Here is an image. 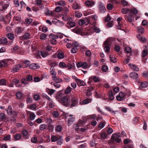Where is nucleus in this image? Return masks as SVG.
<instances>
[{
  "label": "nucleus",
  "instance_id": "f257e3e1",
  "mask_svg": "<svg viewBox=\"0 0 148 148\" xmlns=\"http://www.w3.org/2000/svg\"><path fill=\"white\" fill-rule=\"evenodd\" d=\"M85 123V121L79 120L77 124H75L73 125V128L76 131H78L79 130L81 132H84L86 130V128H81L79 129V128L80 127L84 126Z\"/></svg>",
  "mask_w": 148,
  "mask_h": 148
},
{
  "label": "nucleus",
  "instance_id": "f03ea898",
  "mask_svg": "<svg viewBox=\"0 0 148 148\" xmlns=\"http://www.w3.org/2000/svg\"><path fill=\"white\" fill-rule=\"evenodd\" d=\"M112 43V38H108L104 42L103 46L104 50L106 52L108 53L110 51Z\"/></svg>",
  "mask_w": 148,
  "mask_h": 148
},
{
  "label": "nucleus",
  "instance_id": "7ed1b4c3",
  "mask_svg": "<svg viewBox=\"0 0 148 148\" xmlns=\"http://www.w3.org/2000/svg\"><path fill=\"white\" fill-rule=\"evenodd\" d=\"M14 61L11 59H4L0 60V67H5L10 64L13 63Z\"/></svg>",
  "mask_w": 148,
  "mask_h": 148
},
{
  "label": "nucleus",
  "instance_id": "20e7f679",
  "mask_svg": "<svg viewBox=\"0 0 148 148\" xmlns=\"http://www.w3.org/2000/svg\"><path fill=\"white\" fill-rule=\"evenodd\" d=\"M65 119H68L67 122L68 125H70L72 124L75 120V117H73L72 114L67 113L65 114Z\"/></svg>",
  "mask_w": 148,
  "mask_h": 148
},
{
  "label": "nucleus",
  "instance_id": "39448f33",
  "mask_svg": "<svg viewBox=\"0 0 148 148\" xmlns=\"http://www.w3.org/2000/svg\"><path fill=\"white\" fill-rule=\"evenodd\" d=\"M70 99L66 97H64L62 99V104L66 106L69 107L70 106Z\"/></svg>",
  "mask_w": 148,
  "mask_h": 148
},
{
  "label": "nucleus",
  "instance_id": "423d86ee",
  "mask_svg": "<svg viewBox=\"0 0 148 148\" xmlns=\"http://www.w3.org/2000/svg\"><path fill=\"white\" fill-rule=\"evenodd\" d=\"M120 135L119 134L114 133L112 134V139L115 142L119 143L121 141L120 139L119 138Z\"/></svg>",
  "mask_w": 148,
  "mask_h": 148
},
{
  "label": "nucleus",
  "instance_id": "0eeeda50",
  "mask_svg": "<svg viewBox=\"0 0 148 148\" xmlns=\"http://www.w3.org/2000/svg\"><path fill=\"white\" fill-rule=\"evenodd\" d=\"M126 94L125 92H120L119 95L116 97L117 100L119 101H122L123 99Z\"/></svg>",
  "mask_w": 148,
  "mask_h": 148
},
{
  "label": "nucleus",
  "instance_id": "6e6552de",
  "mask_svg": "<svg viewBox=\"0 0 148 148\" xmlns=\"http://www.w3.org/2000/svg\"><path fill=\"white\" fill-rule=\"evenodd\" d=\"M77 99L73 97L71 99V102L70 103V107H72L76 106L77 103Z\"/></svg>",
  "mask_w": 148,
  "mask_h": 148
},
{
  "label": "nucleus",
  "instance_id": "1a4fd4ad",
  "mask_svg": "<svg viewBox=\"0 0 148 148\" xmlns=\"http://www.w3.org/2000/svg\"><path fill=\"white\" fill-rule=\"evenodd\" d=\"M125 18L126 20L127 21L129 22H132L134 21V17L131 14L125 16Z\"/></svg>",
  "mask_w": 148,
  "mask_h": 148
},
{
  "label": "nucleus",
  "instance_id": "9d476101",
  "mask_svg": "<svg viewBox=\"0 0 148 148\" xmlns=\"http://www.w3.org/2000/svg\"><path fill=\"white\" fill-rule=\"evenodd\" d=\"M129 68L133 71H138L139 70V68L134 64L130 63L128 64Z\"/></svg>",
  "mask_w": 148,
  "mask_h": 148
},
{
  "label": "nucleus",
  "instance_id": "9b49d317",
  "mask_svg": "<svg viewBox=\"0 0 148 148\" xmlns=\"http://www.w3.org/2000/svg\"><path fill=\"white\" fill-rule=\"evenodd\" d=\"M99 8L100 12L102 13H104L106 10L105 5L102 3H99Z\"/></svg>",
  "mask_w": 148,
  "mask_h": 148
},
{
  "label": "nucleus",
  "instance_id": "f8f14e48",
  "mask_svg": "<svg viewBox=\"0 0 148 148\" xmlns=\"http://www.w3.org/2000/svg\"><path fill=\"white\" fill-rule=\"evenodd\" d=\"M11 15L10 14H8L4 17V23L6 24L10 23L11 18Z\"/></svg>",
  "mask_w": 148,
  "mask_h": 148
},
{
  "label": "nucleus",
  "instance_id": "ddd939ff",
  "mask_svg": "<svg viewBox=\"0 0 148 148\" xmlns=\"http://www.w3.org/2000/svg\"><path fill=\"white\" fill-rule=\"evenodd\" d=\"M54 104L53 101L52 100L50 101H47V106L46 108L48 110H50L51 108H54Z\"/></svg>",
  "mask_w": 148,
  "mask_h": 148
},
{
  "label": "nucleus",
  "instance_id": "4468645a",
  "mask_svg": "<svg viewBox=\"0 0 148 148\" xmlns=\"http://www.w3.org/2000/svg\"><path fill=\"white\" fill-rule=\"evenodd\" d=\"M122 18L121 17H119L117 19L118 23V25L117 26V28L119 29H121V28L122 27Z\"/></svg>",
  "mask_w": 148,
  "mask_h": 148
},
{
  "label": "nucleus",
  "instance_id": "2eb2a0df",
  "mask_svg": "<svg viewBox=\"0 0 148 148\" xmlns=\"http://www.w3.org/2000/svg\"><path fill=\"white\" fill-rule=\"evenodd\" d=\"M58 38V37L56 36H51V38L50 42L52 45H55L57 43V41L56 40Z\"/></svg>",
  "mask_w": 148,
  "mask_h": 148
},
{
  "label": "nucleus",
  "instance_id": "dca6fc26",
  "mask_svg": "<svg viewBox=\"0 0 148 148\" xmlns=\"http://www.w3.org/2000/svg\"><path fill=\"white\" fill-rule=\"evenodd\" d=\"M29 67L31 69L35 70L38 69L40 66L36 63H33L29 65Z\"/></svg>",
  "mask_w": 148,
  "mask_h": 148
},
{
  "label": "nucleus",
  "instance_id": "f3484780",
  "mask_svg": "<svg viewBox=\"0 0 148 148\" xmlns=\"http://www.w3.org/2000/svg\"><path fill=\"white\" fill-rule=\"evenodd\" d=\"M75 25V23L74 22L71 21L68 22L66 25V27L68 28H70L74 27Z\"/></svg>",
  "mask_w": 148,
  "mask_h": 148
},
{
  "label": "nucleus",
  "instance_id": "a211bd4d",
  "mask_svg": "<svg viewBox=\"0 0 148 148\" xmlns=\"http://www.w3.org/2000/svg\"><path fill=\"white\" fill-rule=\"evenodd\" d=\"M52 80L55 82H56L60 83L62 82V79L56 77V76H52Z\"/></svg>",
  "mask_w": 148,
  "mask_h": 148
},
{
  "label": "nucleus",
  "instance_id": "6ab92c4d",
  "mask_svg": "<svg viewBox=\"0 0 148 148\" xmlns=\"http://www.w3.org/2000/svg\"><path fill=\"white\" fill-rule=\"evenodd\" d=\"M21 67V66L20 64H18L15 66L13 68L12 71V72L15 73L17 71L20 69Z\"/></svg>",
  "mask_w": 148,
  "mask_h": 148
},
{
  "label": "nucleus",
  "instance_id": "aec40b11",
  "mask_svg": "<svg viewBox=\"0 0 148 148\" xmlns=\"http://www.w3.org/2000/svg\"><path fill=\"white\" fill-rule=\"evenodd\" d=\"M130 77L134 79H136L138 78V73L134 72H132L130 73Z\"/></svg>",
  "mask_w": 148,
  "mask_h": 148
},
{
  "label": "nucleus",
  "instance_id": "412c9836",
  "mask_svg": "<svg viewBox=\"0 0 148 148\" xmlns=\"http://www.w3.org/2000/svg\"><path fill=\"white\" fill-rule=\"evenodd\" d=\"M105 109L108 111L110 112L113 115H115L116 114L117 111H114L113 109L108 106H106L105 107Z\"/></svg>",
  "mask_w": 148,
  "mask_h": 148
},
{
  "label": "nucleus",
  "instance_id": "4be33fe9",
  "mask_svg": "<svg viewBox=\"0 0 148 148\" xmlns=\"http://www.w3.org/2000/svg\"><path fill=\"white\" fill-rule=\"evenodd\" d=\"M30 35L29 33H25L23 36L21 37V39H29L30 38Z\"/></svg>",
  "mask_w": 148,
  "mask_h": 148
},
{
  "label": "nucleus",
  "instance_id": "5701e85b",
  "mask_svg": "<svg viewBox=\"0 0 148 148\" xmlns=\"http://www.w3.org/2000/svg\"><path fill=\"white\" fill-rule=\"evenodd\" d=\"M96 23V22L94 23L93 22V31L97 33H99L101 31L99 27L94 25V24H95Z\"/></svg>",
  "mask_w": 148,
  "mask_h": 148
},
{
  "label": "nucleus",
  "instance_id": "b1692460",
  "mask_svg": "<svg viewBox=\"0 0 148 148\" xmlns=\"http://www.w3.org/2000/svg\"><path fill=\"white\" fill-rule=\"evenodd\" d=\"M137 37L138 40L144 42L146 41V38L144 36H142L141 34H138L137 35Z\"/></svg>",
  "mask_w": 148,
  "mask_h": 148
},
{
  "label": "nucleus",
  "instance_id": "393cba45",
  "mask_svg": "<svg viewBox=\"0 0 148 148\" xmlns=\"http://www.w3.org/2000/svg\"><path fill=\"white\" fill-rule=\"evenodd\" d=\"M22 133L25 138L26 139H28L29 138V136H28V132L27 131L25 130H24L23 131Z\"/></svg>",
  "mask_w": 148,
  "mask_h": 148
},
{
  "label": "nucleus",
  "instance_id": "a878e982",
  "mask_svg": "<svg viewBox=\"0 0 148 148\" xmlns=\"http://www.w3.org/2000/svg\"><path fill=\"white\" fill-rule=\"evenodd\" d=\"M28 108L32 110H36L37 109L36 105L35 104H32L29 106H27Z\"/></svg>",
  "mask_w": 148,
  "mask_h": 148
},
{
  "label": "nucleus",
  "instance_id": "bb28decb",
  "mask_svg": "<svg viewBox=\"0 0 148 148\" xmlns=\"http://www.w3.org/2000/svg\"><path fill=\"white\" fill-rule=\"evenodd\" d=\"M50 74L53 75V76H55L56 74V73L55 71V69L53 67H51L50 69Z\"/></svg>",
  "mask_w": 148,
  "mask_h": 148
},
{
  "label": "nucleus",
  "instance_id": "cd10ccee",
  "mask_svg": "<svg viewBox=\"0 0 148 148\" xmlns=\"http://www.w3.org/2000/svg\"><path fill=\"white\" fill-rule=\"evenodd\" d=\"M108 98L110 100H112L114 99V94L112 91H110L108 92Z\"/></svg>",
  "mask_w": 148,
  "mask_h": 148
},
{
  "label": "nucleus",
  "instance_id": "c85d7f7f",
  "mask_svg": "<svg viewBox=\"0 0 148 148\" xmlns=\"http://www.w3.org/2000/svg\"><path fill=\"white\" fill-rule=\"evenodd\" d=\"M52 114L53 117L55 118H58L59 115V114L58 112L56 110L53 111L52 112Z\"/></svg>",
  "mask_w": 148,
  "mask_h": 148
},
{
  "label": "nucleus",
  "instance_id": "c756f323",
  "mask_svg": "<svg viewBox=\"0 0 148 148\" xmlns=\"http://www.w3.org/2000/svg\"><path fill=\"white\" fill-rule=\"evenodd\" d=\"M16 95L18 99H21L23 96V94L21 92L18 91L16 92Z\"/></svg>",
  "mask_w": 148,
  "mask_h": 148
},
{
  "label": "nucleus",
  "instance_id": "7c9ffc66",
  "mask_svg": "<svg viewBox=\"0 0 148 148\" xmlns=\"http://www.w3.org/2000/svg\"><path fill=\"white\" fill-rule=\"evenodd\" d=\"M110 61L113 63L116 62H117V60L115 57L112 55H110Z\"/></svg>",
  "mask_w": 148,
  "mask_h": 148
},
{
  "label": "nucleus",
  "instance_id": "2f4dec72",
  "mask_svg": "<svg viewBox=\"0 0 148 148\" xmlns=\"http://www.w3.org/2000/svg\"><path fill=\"white\" fill-rule=\"evenodd\" d=\"M72 8L75 10H79V6L78 3H75L73 4Z\"/></svg>",
  "mask_w": 148,
  "mask_h": 148
},
{
  "label": "nucleus",
  "instance_id": "473e14b6",
  "mask_svg": "<svg viewBox=\"0 0 148 148\" xmlns=\"http://www.w3.org/2000/svg\"><path fill=\"white\" fill-rule=\"evenodd\" d=\"M7 37L8 39L10 40H12L14 37V34L11 33L8 34L7 35Z\"/></svg>",
  "mask_w": 148,
  "mask_h": 148
},
{
  "label": "nucleus",
  "instance_id": "72a5a7b5",
  "mask_svg": "<svg viewBox=\"0 0 148 148\" xmlns=\"http://www.w3.org/2000/svg\"><path fill=\"white\" fill-rule=\"evenodd\" d=\"M9 6L8 4H5L2 6V8L0 9V11L4 12Z\"/></svg>",
  "mask_w": 148,
  "mask_h": 148
},
{
  "label": "nucleus",
  "instance_id": "f704fd0d",
  "mask_svg": "<svg viewBox=\"0 0 148 148\" xmlns=\"http://www.w3.org/2000/svg\"><path fill=\"white\" fill-rule=\"evenodd\" d=\"M77 84L80 86H84L85 85V83L84 82V81L83 80H81L79 79L77 80Z\"/></svg>",
  "mask_w": 148,
  "mask_h": 148
},
{
  "label": "nucleus",
  "instance_id": "c9c22d12",
  "mask_svg": "<svg viewBox=\"0 0 148 148\" xmlns=\"http://www.w3.org/2000/svg\"><path fill=\"white\" fill-rule=\"evenodd\" d=\"M92 77L91 76L89 77L88 79L87 82V84L88 85L90 86L91 88H92Z\"/></svg>",
  "mask_w": 148,
  "mask_h": 148
},
{
  "label": "nucleus",
  "instance_id": "e433bc0d",
  "mask_svg": "<svg viewBox=\"0 0 148 148\" xmlns=\"http://www.w3.org/2000/svg\"><path fill=\"white\" fill-rule=\"evenodd\" d=\"M121 11L122 13L123 14H127L128 12L130 13V10L128 8H122Z\"/></svg>",
  "mask_w": 148,
  "mask_h": 148
},
{
  "label": "nucleus",
  "instance_id": "4c0bfd02",
  "mask_svg": "<svg viewBox=\"0 0 148 148\" xmlns=\"http://www.w3.org/2000/svg\"><path fill=\"white\" fill-rule=\"evenodd\" d=\"M138 13V10L135 8L130 10V13L133 15V14H136Z\"/></svg>",
  "mask_w": 148,
  "mask_h": 148
},
{
  "label": "nucleus",
  "instance_id": "58836bf2",
  "mask_svg": "<svg viewBox=\"0 0 148 148\" xmlns=\"http://www.w3.org/2000/svg\"><path fill=\"white\" fill-rule=\"evenodd\" d=\"M140 87L146 88L148 86V82H144L141 83L140 84Z\"/></svg>",
  "mask_w": 148,
  "mask_h": 148
},
{
  "label": "nucleus",
  "instance_id": "ea45409f",
  "mask_svg": "<svg viewBox=\"0 0 148 148\" xmlns=\"http://www.w3.org/2000/svg\"><path fill=\"white\" fill-rule=\"evenodd\" d=\"M59 137L56 136L55 135H53L51 138V142H55L58 140Z\"/></svg>",
  "mask_w": 148,
  "mask_h": 148
},
{
  "label": "nucleus",
  "instance_id": "a19ab883",
  "mask_svg": "<svg viewBox=\"0 0 148 148\" xmlns=\"http://www.w3.org/2000/svg\"><path fill=\"white\" fill-rule=\"evenodd\" d=\"M56 90L53 89H48L47 90V93L50 95L53 94L55 92Z\"/></svg>",
  "mask_w": 148,
  "mask_h": 148
},
{
  "label": "nucleus",
  "instance_id": "79ce46f5",
  "mask_svg": "<svg viewBox=\"0 0 148 148\" xmlns=\"http://www.w3.org/2000/svg\"><path fill=\"white\" fill-rule=\"evenodd\" d=\"M144 28L141 26H139L137 28V31L139 33L141 34L143 33L144 32Z\"/></svg>",
  "mask_w": 148,
  "mask_h": 148
},
{
  "label": "nucleus",
  "instance_id": "37998d69",
  "mask_svg": "<svg viewBox=\"0 0 148 148\" xmlns=\"http://www.w3.org/2000/svg\"><path fill=\"white\" fill-rule=\"evenodd\" d=\"M22 31V28L20 27H16L15 30V33L17 34L21 33Z\"/></svg>",
  "mask_w": 148,
  "mask_h": 148
},
{
  "label": "nucleus",
  "instance_id": "c03bdc74",
  "mask_svg": "<svg viewBox=\"0 0 148 148\" xmlns=\"http://www.w3.org/2000/svg\"><path fill=\"white\" fill-rule=\"evenodd\" d=\"M92 115H90L88 116H87V120L86 121V122L87 121H88L89 122H90V121H91V124L92 125Z\"/></svg>",
  "mask_w": 148,
  "mask_h": 148
},
{
  "label": "nucleus",
  "instance_id": "a18cd8bd",
  "mask_svg": "<svg viewBox=\"0 0 148 148\" xmlns=\"http://www.w3.org/2000/svg\"><path fill=\"white\" fill-rule=\"evenodd\" d=\"M92 101V99L90 98H88L84 99L83 101L84 104H86L90 103Z\"/></svg>",
  "mask_w": 148,
  "mask_h": 148
},
{
  "label": "nucleus",
  "instance_id": "49530a36",
  "mask_svg": "<svg viewBox=\"0 0 148 148\" xmlns=\"http://www.w3.org/2000/svg\"><path fill=\"white\" fill-rule=\"evenodd\" d=\"M47 127V125L42 124H41L39 127L40 129L41 130H44Z\"/></svg>",
  "mask_w": 148,
  "mask_h": 148
},
{
  "label": "nucleus",
  "instance_id": "de8ad7c7",
  "mask_svg": "<svg viewBox=\"0 0 148 148\" xmlns=\"http://www.w3.org/2000/svg\"><path fill=\"white\" fill-rule=\"evenodd\" d=\"M7 112L8 114L9 115H11L12 113V108L11 106H8V109L7 110Z\"/></svg>",
  "mask_w": 148,
  "mask_h": 148
},
{
  "label": "nucleus",
  "instance_id": "09e8293b",
  "mask_svg": "<svg viewBox=\"0 0 148 148\" xmlns=\"http://www.w3.org/2000/svg\"><path fill=\"white\" fill-rule=\"evenodd\" d=\"M36 116L34 112H32L30 114L29 118L31 120H33L35 119Z\"/></svg>",
  "mask_w": 148,
  "mask_h": 148
},
{
  "label": "nucleus",
  "instance_id": "8fccbe9b",
  "mask_svg": "<svg viewBox=\"0 0 148 148\" xmlns=\"http://www.w3.org/2000/svg\"><path fill=\"white\" fill-rule=\"evenodd\" d=\"M62 127L60 125L56 126L55 127V130L58 132H60L62 130Z\"/></svg>",
  "mask_w": 148,
  "mask_h": 148
},
{
  "label": "nucleus",
  "instance_id": "3c124183",
  "mask_svg": "<svg viewBox=\"0 0 148 148\" xmlns=\"http://www.w3.org/2000/svg\"><path fill=\"white\" fill-rule=\"evenodd\" d=\"M21 136L20 134H16L14 136V138L15 140H18L21 139Z\"/></svg>",
  "mask_w": 148,
  "mask_h": 148
},
{
  "label": "nucleus",
  "instance_id": "603ef678",
  "mask_svg": "<svg viewBox=\"0 0 148 148\" xmlns=\"http://www.w3.org/2000/svg\"><path fill=\"white\" fill-rule=\"evenodd\" d=\"M59 137L60 138H58V140H57V143L58 145H61L63 143V140L61 138V137L60 136Z\"/></svg>",
  "mask_w": 148,
  "mask_h": 148
},
{
  "label": "nucleus",
  "instance_id": "864d4df0",
  "mask_svg": "<svg viewBox=\"0 0 148 148\" xmlns=\"http://www.w3.org/2000/svg\"><path fill=\"white\" fill-rule=\"evenodd\" d=\"M47 129L49 131L52 132L53 130L54 126L50 124L48 125Z\"/></svg>",
  "mask_w": 148,
  "mask_h": 148
},
{
  "label": "nucleus",
  "instance_id": "5fc2aeb1",
  "mask_svg": "<svg viewBox=\"0 0 148 148\" xmlns=\"http://www.w3.org/2000/svg\"><path fill=\"white\" fill-rule=\"evenodd\" d=\"M78 51V49L76 47H73L71 49V52L73 53H75Z\"/></svg>",
  "mask_w": 148,
  "mask_h": 148
},
{
  "label": "nucleus",
  "instance_id": "6e6d98bb",
  "mask_svg": "<svg viewBox=\"0 0 148 148\" xmlns=\"http://www.w3.org/2000/svg\"><path fill=\"white\" fill-rule=\"evenodd\" d=\"M13 21L20 22L21 21V17L18 16H14L13 18Z\"/></svg>",
  "mask_w": 148,
  "mask_h": 148
},
{
  "label": "nucleus",
  "instance_id": "4d7b16f0",
  "mask_svg": "<svg viewBox=\"0 0 148 148\" xmlns=\"http://www.w3.org/2000/svg\"><path fill=\"white\" fill-rule=\"evenodd\" d=\"M125 51L127 53H129L132 51L131 48L128 47H127L125 48Z\"/></svg>",
  "mask_w": 148,
  "mask_h": 148
},
{
  "label": "nucleus",
  "instance_id": "13d9d810",
  "mask_svg": "<svg viewBox=\"0 0 148 148\" xmlns=\"http://www.w3.org/2000/svg\"><path fill=\"white\" fill-rule=\"evenodd\" d=\"M57 57L59 59H61L64 58V55L62 53H58Z\"/></svg>",
  "mask_w": 148,
  "mask_h": 148
},
{
  "label": "nucleus",
  "instance_id": "bf43d9fd",
  "mask_svg": "<svg viewBox=\"0 0 148 148\" xmlns=\"http://www.w3.org/2000/svg\"><path fill=\"white\" fill-rule=\"evenodd\" d=\"M58 5L62 6H64L66 5V2L63 1H60L58 3Z\"/></svg>",
  "mask_w": 148,
  "mask_h": 148
},
{
  "label": "nucleus",
  "instance_id": "052dcab7",
  "mask_svg": "<svg viewBox=\"0 0 148 148\" xmlns=\"http://www.w3.org/2000/svg\"><path fill=\"white\" fill-rule=\"evenodd\" d=\"M56 24L58 26L60 27L64 25L63 23L60 21L57 20V21L56 22Z\"/></svg>",
  "mask_w": 148,
  "mask_h": 148
},
{
  "label": "nucleus",
  "instance_id": "680f3d73",
  "mask_svg": "<svg viewBox=\"0 0 148 148\" xmlns=\"http://www.w3.org/2000/svg\"><path fill=\"white\" fill-rule=\"evenodd\" d=\"M62 8L60 6H57L56 7L55 9V10L56 12H58L61 11L62 9Z\"/></svg>",
  "mask_w": 148,
  "mask_h": 148
},
{
  "label": "nucleus",
  "instance_id": "e2e57ef3",
  "mask_svg": "<svg viewBox=\"0 0 148 148\" xmlns=\"http://www.w3.org/2000/svg\"><path fill=\"white\" fill-rule=\"evenodd\" d=\"M71 91V88L69 86L65 90V93L66 94L69 93Z\"/></svg>",
  "mask_w": 148,
  "mask_h": 148
},
{
  "label": "nucleus",
  "instance_id": "0e129e2a",
  "mask_svg": "<svg viewBox=\"0 0 148 148\" xmlns=\"http://www.w3.org/2000/svg\"><path fill=\"white\" fill-rule=\"evenodd\" d=\"M46 35L44 33H42L40 34V38L42 40H45L46 39Z\"/></svg>",
  "mask_w": 148,
  "mask_h": 148
},
{
  "label": "nucleus",
  "instance_id": "69168bd1",
  "mask_svg": "<svg viewBox=\"0 0 148 148\" xmlns=\"http://www.w3.org/2000/svg\"><path fill=\"white\" fill-rule=\"evenodd\" d=\"M2 43L3 44H6L8 42L7 39L5 38H1Z\"/></svg>",
  "mask_w": 148,
  "mask_h": 148
},
{
  "label": "nucleus",
  "instance_id": "338daca9",
  "mask_svg": "<svg viewBox=\"0 0 148 148\" xmlns=\"http://www.w3.org/2000/svg\"><path fill=\"white\" fill-rule=\"evenodd\" d=\"M101 137L103 138H106L107 137V134L105 132H103L100 134Z\"/></svg>",
  "mask_w": 148,
  "mask_h": 148
},
{
  "label": "nucleus",
  "instance_id": "774afa93",
  "mask_svg": "<svg viewBox=\"0 0 148 148\" xmlns=\"http://www.w3.org/2000/svg\"><path fill=\"white\" fill-rule=\"evenodd\" d=\"M37 141V138L36 137H34L32 138L31 141L33 143H36Z\"/></svg>",
  "mask_w": 148,
  "mask_h": 148
}]
</instances>
